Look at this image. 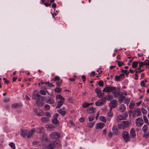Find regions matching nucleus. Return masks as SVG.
<instances>
[{
  "label": "nucleus",
  "mask_w": 149,
  "mask_h": 149,
  "mask_svg": "<svg viewBox=\"0 0 149 149\" xmlns=\"http://www.w3.org/2000/svg\"><path fill=\"white\" fill-rule=\"evenodd\" d=\"M127 95V93L126 91L120 92L119 89L114 97L115 98H117L119 102L121 103L125 99Z\"/></svg>",
  "instance_id": "nucleus-1"
},
{
  "label": "nucleus",
  "mask_w": 149,
  "mask_h": 149,
  "mask_svg": "<svg viewBox=\"0 0 149 149\" xmlns=\"http://www.w3.org/2000/svg\"><path fill=\"white\" fill-rule=\"evenodd\" d=\"M119 88H117L114 86H106L102 90L103 92L109 93L111 92L113 95L114 96Z\"/></svg>",
  "instance_id": "nucleus-2"
},
{
  "label": "nucleus",
  "mask_w": 149,
  "mask_h": 149,
  "mask_svg": "<svg viewBox=\"0 0 149 149\" xmlns=\"http://www.w3.org/2000/svg\"><path fill=\"white\" fill-rule=\"evenodd\" d=\"M130 125L129 122L127 121H123L118 125V127L119 129H124Z\"/></svg>",
  "instance_id": "nucleus-3"
},
{
  "label": "nucleus",
  "mask_w": 149,
  "mask_h": 149,
  "mask_svg": "<svg viewBox=\"0 0 149 149\" xmlns=\"http://www.w3.org/2000/svg\"><path fill=\"white\" fill-rule=\"evenodd\" d=\"M122 136L125 143H127L130 141V137L129 133L126 131H123Z\"/></svg>",
  "instance_id": "nucleus-4"
},
{
  "label": "nucleus",
  "mask_w": 149,
  "mask_h": 149,
  "mask_svg": "<svg viewBox=\"0 0 149 149\" xmlns=\"http://www.w3.org/2000/svg\"><path fill=\"white\" fill-rule=\"evenodd\" d=\"M141 114V112L140 108H138L134 109V112L132 113V116L134 118H136L140 116Z\"/></svg>",
  "instance_id": "nucleus-5"
},
{
  "label": "nucleus",
  "mask_w": 149,
  "mask_h": 149,
  "mask_svg": "<svg viewBox=\"0 0 149 149\" xmlns=\"http://www.w3.org/2000/svg\"><path fill=\"white\" fill-rule=\"evenodd\" d=\"M117 105L118 102L116 100H111L109 103V106L110 109V111H111L112 109L117 107Z\"/></svg>",
  "instance_id": "nucleus-6"
},
{
  "label": "nucleus",
  "mask_w": 149,
  "mask_h": 149,
  "mask_svg": "<svg viewBox=\"0 0 149 149\" xmlns=\"http://www.w3.org/2000/svg\"><path fill=\"white\" fill-rule=\"evenodd\" d=\"M41 97L42 98V99L43 100L44 97L41 96L39 94L38 91L37 90H36L33 92L32 97L33 99L35 100L37 99V97L39 98Z\"/></svg>",
  "instance_id": "nucleus-7"
},
{
  "label": "nucleus",
  "mask_w": 149,
  "mask_h": 149,
  "mask_svg": "<svg viewBox=\"0 0 149 149\" xmlns=\"http://www.w3.org/2000/svg\"><path fill=\"white\" fill-rule=\"evenodd\" d=\"M105 103V98L103 97L96 101L95 103V104L97 106H100L104 104Z\"/></svg>",
  "instance_id": "nucleus-8"
},
{
  "label": "nucleus",
  "mask_w": 149,
  "mask_h": 149,
  "mask_svg": "<svg viewBox=\"0 0 149 149\" xmlns=\"http://www.w3.org/2000/svg\"><path fill=\"white\" fill-rule=\"evenodd\" d=\"M50 137L51 139H57L60 137L59 133L56 132H54L50 135Z\"/></svg>",
  "instance_id": "nucleus-9"
},
{
  "label": "nucleus",
  "mask_w": 149,
  "mask_h": 149,
  "mask_svg": "<svg viewBox=\"0 0 149 149\" xmlns=\"http://www.w3.org/2000/svg\"><path fill=\"white\" fill-rule=\"evenodd\" d=\"M55 144H58V145H60V144L58 141H56L55 142H51L47 145V148L48 149H53L55 146Z\"/></svg>",
  "instance_id": "nucleus-10"
},
{
  "label": "nucleus",
  "mask_w": 149,
  "mask_h": 149,
  "mask_svg": "<svg viewBox=\"0 0 149 149\" xmlns=\"http://www.w3.org/2000/svg\"><path fill=\"white\" fill-rule=\"evenodd\" d=\"M59 115L57 113H55L53 116V119L52 121V123L55 124H58L59 122L57 120V118Z\"/></svg>",
  "instance_id": "nucleus-11"
},
{
  "label": "nucleus",
  "mask_w": 149,
  "mask_h": 149,
  "mask_svg": "<svg viewBox=\"0 0 149 149\" xmlns=\"http://www.w3.org/2000/svg\"><path fill=\"white\" fill-rule=\"evenodd\" d=\"M40 139L42 142L45 144L48 140L47 136L45 134H43L42 136L40 138Z\"/></svg>",
  "instance_id": "nucleus-12"
},
{
  "label": "nucleus",
  "mask_w": 149,
  "mask_h": 149,
  "mask_svg": "<svg viewBox=\"0 0 149 149\" xmlns=\"http://www.w3.org/2000/svg\"><path fill=\"white\" fill-rule=\"evenodd\" d=\"M135 123L137 126H141L143 124V120L141 118H138L136 119Z\"/></svg>",
  "instance_id": "nucleus-13"
},
{
  "label": "nucleus",
  "mask_w": 149,
  "mask_h": 149,
  "mask_svg": "<svg viewBox=\"0 0 149 149\" xmlns=\"http://www.w3.org/2000/svg\"><path fill=\"white\" fill-rule=\"evenodd\" d=\"M36 132V129L35 128H32L31 130L27 133L26 135L27 137L29 138L31 136L33 135Z\"/></svg>",
  "instance_id": "nucleus-14"
},
{
  "label": "nucleus",
  "mask_w": 149,
  "mask_h": 149,
  "mask_svg": "<svg viewBox=\"0 0 149 149\" xmlns=\"http://www.w3.org/2000/svg\"><path fill=\"white\" fill-rule=\"evenodd\" d=\"M36 103L37 106L40 107L42 106L44 104L43 100H40V97L37 100Z\"/></svg>",
  "instance_id": "nucleus-15"
},
{
  "label": "nucleus",
  "mask_w": 149,
  "mask_h": 149,
  "mask_svg": "<svg viewBox=\"0 0 149 149\" xmlns=\"http://www.w3.org/2000/svg\"><path fill=\"white\" fill-rule=\"evenodd\" d=\"M125 119V118L123 115L119 114L116 116V120L118 122H119L121 120H123Z\"/></svg>",
  "instance_id": "nucleus-16"
},
{
  "label": "nucleus",
  "mask_w": 149,
  "mask_h": 149,
  "mask_svg": "<svg viewBox=\"0 0 149 149\" xmlns=\"http://www.w3.org/2000/svg\"><path fill=\"white\" fill-rule=\"evenodd\" d=\"M20 132L21 135L24 138L26 137L27 134V131L26 129H21Z\"/></svg>",
  "instance_id": "nucleus-17"
},
{
  "label": "nucleus",
  "mask_w": 149,
  "mask_h": 149,
  "mask_svg": "<svg viewBox=\"0 0 149 149\" xmlns=\"http://www.w3.org/2000/svg\"><path fill=\"white\" fill-rule=\"evenodd\" d=\"M130 138H134L136 136V134L134 129L133 128H132L130 132Z\"/></svg>",
  "instance_id": "nucleus-18"
},
{
  "label": "nucleus",
  "mask_w": 149,
  "mask_h": 149,
  "mask_svg": "<svg viewBox=\"0 0 149 149\" xmlns=\"http://www.w3.org/2000/svg\"><path fill=\"white\" fill-rule=\"evenodd\" d=\"M126 110V107L123 104H121L119 107V111L122 112H124Z\"/></svg>",
  "instance_id": "nucleus-19"
},
{
  "label": "nucleus",
  "mask_w": 149,
  "mask_h": 149,
  "mask_svg": "<svg viewBox=\"0 0 149 149\" xmlns=\"http://www.w3.org/2000/svg\"><path fill=\"white\" fill-rule=\"evenodd\" d=\"M105 125L103 123H97L96 124V129H101Z\"/></svg>",
  "instance_id": "nucleus-20"
},
{
  "label": "nucleus",
  "mask_w": 149,
  "mask_h": 149,
  "mask_svg": "<svg viewBox=\"0 0 149 149\" xmlns=\"http://www.w3.org/2000/svg\"><path fill=\"white\" fill-rule=\"evenodd\" d=\"M44 131V127H42L37 128L36 130V132L38 133H43Z\"/></svg>",
  "instance_id": "nucleus-21"
},
{
  "label": "nucleus",
  "mask_w": 149,
  "mask_h": 149,
  "mask_svg": "<svg viewBox=\"0 0 149 149\" xmlns=\"http://www.w3.org/2000/svg\"><path fill=\"white\" fill-rule=\"evenodd\" d=\"M22 106L21 103H14L12 105V107L13 109H15L22 107Z\"/></svg>",
  "instance_id": "nucleus-22"
},
{
  "label": "nucleus",
  "mask_w": 149,
  "mask_h": 149,
  "mask_svg": "<svg viewBox=\"0 0 149 149\" xmlns=\"http://www.w3.org/2000/svg\"><path fill=\"white\" fill-rule=\"evenodd\" d=\"M47 102L49 104H52L54 102V100L52 97H48L46 100Z\"/></svg>",
  "instance_id": "nucleus-23"
},
{
  "label": "nucleus",
  "mask_w": 149,
  "mask_h": 149,
  "mask_svg": "<svg viewBox=\"0 0 149 149\" xmlns=\"http://www.w3.org/2000/svg\"><path fill=\"white\" fill-rule=\"evenodd\" d=\"M95 109L93 107H90L87 108V111L89 113H91L94 112Z\"/></svg>",
  "instance_id": "nucleus-24"
},
{
  "label": "nucleus",
  "mask_w": 149,
  "mask_h": 149,
  "mask_svg": "<svg viewBox=\"0 0 149 149\" xmlns=\"http://www.w3.org/2000/svg\"><path fill=\"white\" fill-rule=\"evenodd\" d=\"M59 113L61 114L62 115H64L65 114L66 112H65V109L64 108H62V109H60L58 110L57 111Z\"/></svg>",
  "instance_id": "nucleus-25"
},
{
  "label": "nucleus",
  "mask_w": 149,
  "mask_h": 149,
  "mask_svg": "<svg viewBox=\"0 0 149 149\" xmlns=\"http://www.w3.org/2000/svg\"><path fill=\"white\" fill-rule=\"evenodd\" d=\"M41 121L44 123H47L49 120V119L48 118L46 117H42L41 118Z\"/></svg>",
  "instance_id": "nucleus-26"
},
{
  "label": "nucleus",
  "mask_w": 149,
  "mask_h": 149,
  "mask_svg": "<svg viewBox=\"0 0 149 149\" xmlns=\"http://www.w3.org/2000/svg\"><path fill=\"white\" fill-rule=\"evenodd\" d=\"M105 98V101L106 102V100H107L109 101L112 99L113 98V95H108L105 96V97H103Z\"/></svg>",
  "instance_id": "nucleus-27"
},
{
  "label": "nucleus",
  "mask_w": 149,
  "mask_h": 149,
  "mask_svg": "<svg viewBox=\"0 0 149 149\" xmlns=\"http://www.w3.org/2000/svg\"><path fill=\"white\" fill-rule=\"evenodd\" d=\"M112 129L113 132L115 134L117 135L118 134V130L116 126H113Z\"/></svg>",
  "instance_id": "nucleus-28"
},
{
  "label": "nucleus",
  "mask_w": 149,
  "mask_h": 149,
  "mask_svg": "<svg viewBox=\"0 0 149 149\" xmlns=\"http://www.w3.org/2000/svg\"><path fill=\"white\" fill-rule=\"evenodd\" d=\"M64 102L63 101H60L58 102L57 105L56 106V108L58 109L60 108L61 107L62 105L64 103Z\"/></svg>",
  "instance_id": "nucleus-29"
},
{
  "label": "nucleus",
  "mask_w": 149,
  "mask_h": 149,
  "mask_svg": "<svg viewBox=\"0 0 149 149\" xmlns=\"http://www.w3.org/2000/svg\"><path fill=\"white\" fill-rule=\"evenodd\" d=\"M56 99H60V101H64L65 100V98L63 97L61 95L58 94L56 95Z\"/></svg>",
  "instance_id": "nucleus-30"
},
{
  "label": "nucleus",
  "mask_w": 149,
  "mask_h": 149,
  "mask_svg": "<svg viewBox=\"0 0 149 149\" xmlns=\"http://www.w3.org/2000/svg\"><path fill=\"white\" fill-rule=\"evenodd\" d=\"M44 114V112L42 110H39L37 111L36 115L38 116H42Z\"/></svg>",
  "instance_id": "nucleus-31"
},
{
  "label": "nucleus",
  "mask_w": 149,
  "mask_h": 149,
  "mask_svg": "<svg viewBox=\"0 0 149 149\" xmlns=\"http://www.w3.org/2000/svg\"><path fill=\"white\" fill-rule=\"evenodd\" d=\"M143 119L145 123L147 125H149V122L148 120V119L147 117L145 116H143Z\"/></svg>",
  "instance_id": "nucleus-32"
},
{
  "label": "nucleus",
  "mask_w": 149,
  "mask_h": 149,
  "mask_svg": "<svg viewBox=\"0 0 149 149\" xmlns=\"http://www.w3.org/2000/svg\"><path fill=\"white\" fill-rule=\"evenodd\" d=\"M93 104V103H87L86 102H85L82 105V107L84 108H86L88 106L91 105Z\"/></svg>",
  "instance_id": "nucleus-33"
},
{
  "label": "nucleus",
  "mask_w": 149,
  "mask_h": 149,
  "mask_svg": "<svg viewBox=\"0 0 149 149\" xmlns=\"http://www.w3.org/2000/svg\"><path fill=\"white\" fill-rule=\"evenodd\" d=\"M142 130L144 132H146L148 130V126L146 125H144L142 127Z\"/></svg>",
  "instance_id": "nucleus-34"
},
{
  "label": "nucleus",
  "mask_w": 149,
  "mask_h": 149,
  "mask_svg": "<svg viewBox=\"0 0 149 149\" xmlns=\"http://www.w3.org/2000/svg\"><path fill=\"white\" fill-rule=\"evenodd\" d=\"M94 124L95 123L94 122L89 123L88 124L87 126L88 127H89L90 128H92Z\"/></svg>",
  "instance_id": "nucleus-35"
},
{
  "label": "nucleus",
  "mask_w": 149,
  "mask_h": 149,
  "mask_svg": "<svg viewBox=\"0 0 149 149\" xmlns=\"http://www.w3.org/2000/svg\"><path fill=\"white\" fill-rule=\"evenodd\" d=\"M139 62L138 61H134L132 63V67L133 68H136L137 66V65Z\"/></svg>",
  "instance_id": "nucleus-36"
},
{
  "label": "nucleus",
  "mask_w": 149,
  "mask_h": 149,
  "mask_svg": "<svg viewBox=\"0 0 149 149\" xmlns=\"http://www.w3.org/2000/svg\"><path fill=\"white\" fill-rule=\"evenodd\" d=\"M62 91V89L58 87L54 89V91L56 93H60Z\"/></svg>",
  "instance_id": "nucleus-37"
},
{
  "label": "nucleus",
  "mask_w": 149,
  "mask_h": 149,
  "mask_svg": "<svg viewBox=\"0 0 149 149\" xmlns=\"http://www.w3.org/2000/svg\"><path fill=\"white\" fill-rule=\"evenodd\" d=\"M100 119L104 123L106 122V118L104 116H101L100 117Z\"/></svg>",
  "instance_id": "nucleus-38"
},
{
  "label": "nucleus",
  "mask_w": 149,
  "mask_h": 149,
  "mask_svg": "<svg viewBox=\"0 0 149 149\" xmlns=\"http://www.w3.org/2000/svg\"><path fill=\"white\" fill-rule=\"evenodd\" d=\"M94 116L93 115H91L89 116L88 118L89 121L90 122L92 121L94 118Z\"/></svg>",
  "instance_id": "nucleus-39"
},
{
  "label": "nucleus",
  "mask_w": 149,
  "mask_h": 149,
  "mask_svg": "<svg viewBox=\"0 0 149 149\" xmlns=\"http://www.w3.org/2000/svg\"><path fill=\"white\" fill-rule=\"evenodd\" d=\"M143 137L145 138H147L149 137V132H145L143 136Z\"/></svg>",
  "instance_id": "nucleus-40"
},
{
  "label": "nucleus",
  "mask_w": 149,
  "mask_h": 149,
  "mask_svg": "<svg viewBox=\"0 0 149 149\" xmlns=\"http://www.w3.org/2000/svg\"><path fill=\"white\" fill-rule=\"evenodd\" d=\"M134 106L135 104L134 103L131 102L129 104V107L130 109H132L134 108Z\"/></svg>",
  "instance_id": "nucleus-41"
},
{
  "label": "nucleus",
  "mask_w": 149,
  "mask_h": 149,
  "mask_svg": "<svg viewBox=\"0 0 149 149\" xmlns=\"http://www.w3.org/2000/svg\"><path fill=\"white\" fill-rule=\"evenodd\" d=\"M46 84L48 86L50 87H54V84H53L52 83H50L49 82H46Z\"/></svg>",
  "instance_id": "nucleus-42"
},
{
  "label": "nucleus",
  "mask_w": 149,
  "mask_h": 149,
  "mask_svg": "<svg viewBox=\"0 0 149 149\" xmlns=\"http://www.w3.org/2000/svg\"><path fill=\"white\" fill-rule=\"evenodd\" d=\"M95 92L96 93L97 96L98 94H100V93L101 92V90L98 88H96L95 89Z\"/></svg>",
  "instance_id": "nucleus-43"
},
{
  "label": "nucleus",
  "mask_w": 149,
  "mask_h": 149,
  "mask_svg": "<svg viewBox=\"0 0 149 149\" xmlns=\"http://www.w3.org/2000/svg\"><path fill=\"white\" fill-rule=\"evenodd\" d=\"M60 80V78L59 77L57 76H56L54 79H52V80L54 81H58Z\"/></svg>",
  "instance_id": "nucleus-44"
},
{
  "label": "nucleus",
  "mask_w": 149,
  "mask_h": 149,
  "mask_svg": "<svg viewBox=\"0 0 149 149\" xmlns=\"http://www.w3.org/2000/svg\"><path fill=\"white\" fill-rule=\"evenodd\" d=\"M9 145L13 149L15 148V145L14 143L11 142L9 143Z\"/></svg>",
  "instance_id": "nucleus-45"
},
{
  "label": "nucleus",
  "mask_w": 149,
  "mask_h": 149,
  "mask_svg": "<svg viewBox=\"0 0 149 149\" xmlns=\"http://www.w3.org/2000/svg\"><path fill=\"white\" fill-rule=\"evenodd\" d=\"M62 80H59V81L57 82L56 84V85L58 86H60L62 84Z\"/></svg>",
  "instance_id": "nucleus-46"
},
{
  "label": "nucleus",
  "mask_w": 149,
  "mask_h": 149,
  "mask_svg": "<svg viewBox=\"0 0 149 149\" xmlns=\"http://www.w3.org/2000/svg\"><path fill=\"white\" fill-rule=\"evenodd\" d=\"M117 62L118 63V65L119 67H120L124 64V62L122 61H117Z\"/></svg>",
  "instance_id": "nucleus-47"
},
{
  "label": "nucleus",
  "mask_w": 149,
  "mask_h": 149,
  "mask_svg": "<svg viewBox=\"0 0 149 149\" xmlns=\"http://www.w3.org/2000/svg\"><path fill=\"white\" fill-rule=\"evenodd\" d=\"M125 100L124 103L126 104H129L130 101V98H127L126 99L125 98Z\"/></svg>",
  "instance_id": "nucleus-48"
},
{
  "label": "nucleus",
  "mask_w": 149,
  "mask_h": 149,
  "mask_svg": "<svg viewBox=\"0 0 149 149\" xmlns=\"http://www.w3.org/2000/svg\"><path fill=\"white\" fill-rule=\"evenodd\" d=\"M40 93L42 95H45L46 94V92L43 90H41L40 91Z\"/></svg>",
  "instance_id": "nucleus-49"
},
{
  "label": "nucleus",
  "mask_w": 149,
  "mask_h": 149,
  "mask_svg": "<svg viewBox=\"0 0 149 149\" xmlns=\"http://www.w3.org/2000/svg\"><path fill=\"white\" fill-rule=\"evenodd\" d=\"M143 62L145 65H149V60H145Z\"/></svg>",
  "instance_id": "nucleus-50"
},
{
  "label": "nucleus",
  "mask_w": 149,
  "mask_h": 149,
  "mask_svg": "<svg viewBox=\"0 0 149 149\" xmlns=\"http://www.w3.org/2000/svg\"><path fill=\"white\" fill-rule=\"evenodd\" d=\"M98 84L100 86H104V82L102 81H99Z\"/></svg>",
  "instance_id": "nucleus-51"
},
{
  "label": "nucleus",
  "mask_w": 149,
  "mask_h": 149,
  "mask_svg": "<svg viewBox=\"0 0 149 149\" xmlns=\"http://www.w3.org/2000/svg\"><path fill=\"white\" fill-rule=\"evenodd\" d=\"M141 111L142 112L143 114H146L147 113V110L146 109L143 108H141Z\"/></svg>",
  "instance_id": "nucleus-52"
},
{
  "label": "nucleus",
  "mask_w": 149,
  "mask_h": 149,
  "mask_svg": "<svg viewBox=\"0 0 149 149\" xmlns=\"http://www.w3.org/2000/svg\"><path fill=\"white\" fill-rule=\"evenodd\" d=\"M10 98L9 97H5L3 99V101L4 102H9L10 101Z\"/></svg>",
  "instance_id": "nucleus-53"
},
{
  "label": "nucleus",
  "mask_w": 149,
  "mask_h": 149,
  "mask_svg": "<svg viewBox=\"0 0 149 149\" xmlns=\"http://www.w3.org/2000/svg\"><path fill=\"white\" fill-rule=\"evenodd\" d=\"M139 63V67H142L145 65L143 62H140L139 61L138 62Z\"/></svg>",
  "instance_id": "nucleus-54"
},
{
  "label": "nucleus",
  "mask_w": 149,
  "mask_h": 149,
  "mask_svg": "<svg viewBox=\"0 0 149 149\" xmlns=\"http://www.w3.org/2000/svg\"><path fill=\"white\" fill-rule=\"evenodd\" d=\"M104 93H102L101 92L100 94H98L97 96L99 98H100L104 96Z\"/></svg>",
  "instance_id": "nucleus-55"
},
{
  "label": "nucleus",
  "mask_w": 149,
  "mask_h": 149,
  "mask_svg": "<svg viewBox=\"0 0 149 149\" xmlns=\"http://www.w3.org/2000/svg\"><path fill=\"white\" fill-rule=\"evenodd\" d=\"M45 108L46 110H48L49 109L50 107L49 105L46 104L45 106Z\"/></svg>",
  "instance_id": "nucleus-56"
},
{
  "label": "nucleus",
  "mask_w": 149,
  "mask_h": 149,
  "mask_svg": "<svg viewBox=\"0 0 149 149\" xmlns=\"http://www.w3.org/2000/svg\"><path fill=\"white\" fill-rule=\"evenodd\" d=\"M108 116L110 117H112L113 115V113L111 111H110V112H108L107 113Z\"/></svg>",
  "instance_id": "nucleus-57"
},
{
  "label": "nucleus",
  "mask_w": 149,
  "mask_h": 149,
  "mask_svg": "<svg viewBox=\"0 0 149 149\" xmlns=\"http://www.w3.org/2000/svg\"><path fill=\"white\" fill-rule=\"evenodd\" d=\"M115 78L116 79V80L117 81H119L120 80V77L119 76L116 75L115 77Z\"/></svg>",
  "instance_id": "nucleus-58"
},
{
  "label": "nucleus",
  "mask_w": 149,
  "mask_h": 149,
  "mask_svg": "<svg viewBox=\"0 0 149 149\" xmlns=\"http://www.w3.org/2000/svg\"><path fill=\"white\" fill-rule=\"evenodd\" d=\"M141 86L144 87L145 86V81H142L141 82Z\"/></svg>",
  "instance_id": "nucleus-59"
},
{
  "label": "nucleus",
  "mask_w": 149,
  "mask_h": 149,
  "mask_svg": "<svg viewBox=\"0 0 149 149\" xmlns=\"http://www.w3.org/2000/svg\"><path fill=\"white\" fill-rule=\"evenodd\" d=\"M45 115L46 116L48 117L49 118H50L51 116V115L49 112H45Z\"/></svg>",
  "instance_id": "nucleus-60"
},
{
  "label": "nucleus",
  "mask_w": 149,
  "mask_h": 149,
  "mask_svg": "<svg viewBox=\"0 0 149 149\" xmlns=\"http://www.w3.org/2000/svg\"><path fill=\"white\" fill-rule=\"evenodd\" d=\"M108 136L109 137L111 138L113 136L112 132H110L108 134Z\"/></svg>",
  "instance_id": "nucleus-61"
},
{
  "label": "nucleus",
  "mask_w": 149,
  "mask_h": 149,
  "mask_svg": "<svg viewBox=\"0 0 149 149\" xmlns=\"http://www.w3.org/2000/svg\"><path fill=\"white\" fill-rule=\"evenodd\" d=\"M68 101L70 103H73L74 100L71 97H69L68 99Z\"/></svg>",
  "instance_id": "nucleus-62"
},
{
  "label": "nucleus",
  "mask_w": 149,
  "mask_h": 149,
  "mask_svg": "<svg viewBox=\"0 0 149 149\" xmlns=\"http://www.w3.org/2000/svg\"><path fill=\"white\" fill-rule=\"evenodd\" d=\"M86 77L84 75H83L82 77V78L83 79V82H85L86 81Z\"/></svg>",
  "instance_id": "nucleus-63"
},
{
  "label": "nucleus",
  "mask_w": 149,
  "mask_h": 149,
  "mask_svg": "<svg viewBox=\"0 0 149 149\" xmlns=\"http://www.w3.org/2000/svg\"><path fill=\"white\" fill-rule=\"evenodd\" d=\"M133 58H132V59L130 60L127 63V65H130V63L133 61Z\"/></svg>",
  "instance_id": "nucleus-64"
}]
</instances>
